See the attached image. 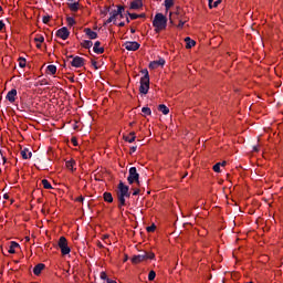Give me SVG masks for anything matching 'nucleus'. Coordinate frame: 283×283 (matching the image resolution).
I'll use <instances>...</instances> for the list:
<instances>
[{
  "instance_id": "obj_34",
  "label": "nucleus",
  "mask_w": 283,
  "mask_h": 283,
  "mask_svg": "<svg viewBox=\"0 0 283 283\" xmlns=\"http://www.w3.org/2000/svg\"><path fill=\"white\" fill-rule=\"evenodd\" d=\"M146 231H147L148 233H154V231H156V224L153 223L150 227H147V228H146Z\"/></svg>"
},
{
  "instance_id": "obj_9",
  "label": "nucleus",
  "mask_w": 283,
  "mask_h": 283,
  "mask_svg": "<svg viewBox=\"0 0 283 283\" xmlns=\"http://www.w3.org/2000/svg\"><path fill=\"white\" fill-rule=\"evenodd\" d=\"M125 49L128 50V52H136V50L140 49V44L136 41L134 42H126L124 44Z\"/></svg>"
},
{
  "instance_id": "obj_46",
  "label": "nucleus",
  "mask_w": 283,
  "mask_h": 283,
  "mask_svg": "<svg viewBox=\"0 0 283 283\" xmlns=\"http://www.w3.org/2000/svg\"><path fill=\"white\" fill-rule=\"evenodd\" d=\"M136 149H138V146L130 147V154H135Z\"/></svg>"
},
{
  "instance_id": "obj_31",
  "label": "nucleus",
  "mask_w": 283,
  "mask_h": 283,
  "mask_svg": "<svg viewBox=\"0 0 283 283\" xmlns=\"http://www.w3.org/2000/svg\"><path fill=\"white\" fill-rule=\"evenodd\" d=\"M220 167H222V163H217L212 169L216 171V174H220Z\"/></svg>"
},
{
  "instance_id": "obj_8",
  "label": "nucleus",
  "mask_w": 283,
  "mask_h": 283,
  "mask_svg": "<svg viewBox=\"0 0 283 283\" xmlns=\"http://www.w3.org/2000/svg\"><path fill=\"white\" fill-rule=\"evenodd\" d=\"M55 36L62 39V41H67L70 39V30H67V27H63L56 31Z\"/></svg>"
},
{
  "instance_id": "obj_33",
  "label": "nucleus",
  "mask_w": 283,
  "mask_h": 283,
  "mask_svg": "<svg viewBox=\"0 0 283 283\" xmlns=\"http://www.w3.org/2000/svg\"><path fill=\"white\" fill-rule=\"evenodd\" d=\"M127 17H129L133 21L138 19V13H130L129 11L126 12Z\"/></svg>"
},
{
  "instance_id": "obj_18",
  "label": "nucleus",
  "mask_w": 283,
  "mask_h": 283,
  "mask_svg": "<svg viewBox=\"0 0 283 283\" xmlns=\"http://www.w3.org/2000/svg\"><path fill=\"white\" fill-rule=\"evenodd\" d=\"M185 42H186L187 50H191V48L196 45V41L191 40V38L189 36L185 39Z\"/></svg>"
},
{
  "instance_id": "obj_6",
  "label": "nucleus",
  "mask_w": 283,
  "mask_h": 283,
  "mask_svg": "<svg viewBox=\"0 0 283 283\" xmlns=\"http://www.w3.org/2000/svg\"><path fill=\"white\" fill-rule=\"evenodd\" d=\"M57 247L62 253V255H70L72 249L67 245V239L65 237H60L57 241Z\"/></svg>"
},
{
  "instance_id": "obj_59",
  "label": "nucleus",
  "mask_w": 283,
  "mask_h": 283,
  "mask_svg": "<svg viewBox=\"0 0 283 283\" xmlns=\"http://www.w3.org/2000/svg\"><path fill=\"white\" fill-rule=\"evenodd\" d=\"M25 240H27V242H30V237H27Z\"/></svg>"
},
{
  "instance_id": "obj_62",
  "label": "nucleus",
  "mask_w": 283,
  "mask_h": 283,
  "mask_svg": "<svg viewBox=\"0 0 283 283\" xmlns=\"http://www.w3.org/2000/svg\"><path fill=\"white\" fill-rule=\"evenodd\" d=\"M77 127H78V126H76V125L73 126L74 129H77Z\"/></svg>"
},
{
  "instance_id": "obj_12",
  "label": "nucleus",
  "mask_w": 283,
  "mask_h": 283,
  "mask_svg": "<svg viewBox=\"0 0 283 283\" xmlns=\"http://www.w3.org/2000/svg\"><path fill=\"white\" fill-rule=\"evenodd\" d=\"M93 52H95V54H103L105 52V49L101 48V41L94 43Z\"/></svg>"
},
{
  "instance_id": "obj_3",
  "label": "nucleus",
  "mask_w": 283,
  "mask_h": 283,
  "mask_svg": "<svg viewBox=\"0 0 283 283\" xmlns=\"http://www.w3.org/2000/svg\"><path fill=\"white\" fill-rule=\"evenodd\" d=\"M144 76L140 78L139 92L140 94H147L149 92V71L147 69L142 70Z\"/></svg>"
},
{
  "instance_id": "obj_20",
  "label": "nucleus",
  "mask_w": 283,
  "mask_h": 283,
  "mask_svg": "<svg viewBox=\"0 0 283 283\" xmlns=\"http://www.w3.org/2000/svg\"><path fill=\"white\" fill-rule=\"evenodd\" d=\"M124 140H126V143H134V140H136V133L132 132L129 136L124 137Z\"/></svg>"
},
{
  "instance_id": "obj_39",
  "label": "nucleus",
  "mask_w": 283,
  "mask_h": 283,
  "mask_svg": "<svg viewBox=\"0 0 283 283\" xmlns=\"http://www.w3.org/2000/svg\"><path fill=\"white\" fill-rule=\"evenodd\" d=\"M109 15H111L114 20H116V17H118V11L113 10V11L109 12Z\"/></svg>"
},
{
  "instance_id": "obj_10",
  "label": "nucleus",
  "mask_w": 283,
  "mask_h": 283,
  "mask_svg": "<svg viewBox=\"0 0 283 283\" xmlns=\"http://www.w3.org/2000/svg\"><path fill=\"white\" fill-rule=\"evenodd\" d=\"M6 98L9 103H14L17 101V88L9 91Z\"/></svg>"
},
{
  "instance_id": "obj_51",
  "label": "nucleus",
  "mask_w": 283,
  "mask_h": 283,
  "mask_svg": "<svg viewBox=\"0 0 283 283\" xmlns=\"http://www.w3.org/2000/svg\"><path fill=\"white\" fill-rule=\"evenodd\" d=\"M145 13H140V14H138V19H145Z\"/></svg>"
},
{
  "instance_id": "obj_48",
  "label": "nucleus",
  "mask_w": 283,
  "mask_h": 283,
  "mask_svg": "<svg viewBox=\"0 0 283 283\" xmlns=\"http://www.w3.org/2000/svg\"><path fill=\"white\" fill-rule=\"evenodd\" d=\"M107 12H109V7H106V9L104 11H102V14H104V17H106Z\"/></svg>"
},
{
  "instance_id": "obj_37",
  "label": "nucleus",
  "mask_w": 283,
  "mask_h": 283,
  "mask_svg": "<svg viewBox=\"0 0 283 283\" xmlns=\"http://www.w3.org/2000/svg\"><path fill=\"white\" fill-rule=\"evenodd\" d=\"M50 19H52L51 15H44V17L42 18V22L45 23V24H48V23H50Z\"/></svg>"
},
{
  "instance_id": "obj_61",
  "label": "nucleus",
  "mask_w": 283,
  "mask_h": 283,
  "mask_svg": "<svg viewBox=\"0 0 283 283\" xmlns=\"http://www.w3.org/2000/svg\"><path fill=\"white\" fill-rule=\"evenodd\" d=\"M253 149H254V151H258V148H256V146H254V148H253Z\"/></svg>"
},
{
  "instance_id": "obj_17",
  "label": "nucleus",
  "mask_w": 283,
  "mask_h": 283,
  "mask_svg": "<svg viewBox=\"0 0 283 283\" xmlns=\"http://www.w3.org/2000/svg\"><path fill=\"white\" fill-rule=\"evenodd\" d=\"M43 269H45V264L43 263H39L33 268V273L34 275H41V271H43Z\"/></svg>"
},
{
  "instance_id": "obj_55",
  "label": "nucleus",
  "mask_w": 283,
  "mask_h": 283,
  "mask_svg": "<svg viewBox=\"0 0 283 283\" xmlns=\"http://www.w3.org/2000/svg\"><path fill=\"white\" fill-rule=\"evenodd\" d=\"M3 164L6 165V163L8 161V159L6 157H2Z\"/></svg>"
},
{
  "instance_id": "obj_36",
  "label": "nucleus",
  "mask_w": 283,
  "mask_h": 283,
  "mask_svg": "<svg viewBox=\"0 0 283 283\" xmlns=\"http://www.w3.org/2000/svg\"><path fill=\"white\" fill-rule=\"evenodd\" d=\"M19 67H25V57H19Z\"/></svg>"
},
{
  "instance_id": "obj_44",
  "label": "nucleus",
  "mask_w": 283,
  "mask_h": 283,
  "mask_svg": "<svg viewBox=\"0 0 283 283\" xmlns=\"http://www.w3.org/2000/svg\"><path fill=\"white\" fill-rule=\"evenodd\" d=\"M138 193H140V189L135 188L133 191V196H138Z\"/></svg>"
},
{
  "instance_id": "obj_64",
  "label": "nucleus",
  "mask_w": 283,
  "mask_h": 283,
  "mask_svg": "<svg viewBox=\"0 0 283 283\" xmlns=\"http://www.w3.org/2000/svg\"><path fill=\"white\" fill-rule=\"evenodd\" d=\"M4 198H8V195H4Z\"/></svg>"
},
{
  "instance_id": "obj_27",
  "label": "nucleus",
  "mask_w": 283,
  "mask_h": 283,
  "mask_svg": "<svg viewBox=\"0 0 283 283\" xmlns=\"http://www.w3.org/2000/svg\"><path fill=\"white\" fill-rule=\"evenodd\" d=\"M42 185H43L44 189H52V184H50V181H48V179H43Z\"/></svg>"
},
{
  "instance_id": "obj_38",
  "label": "nucleus",
  "mask_w": 283,
  "mask_h": 283,
  "mask_svg": "<svg viewBox=\"0 0 283 283\" xmlns=\"http://www.w3.org/2000/svg\"><path fill=\"white\" fill-rule=\"evenodd\" d=\"M117 14H123V12H125V7L123 6H117Z\"/></svg>"
},
{
  "instance_id": "obj_2",
  "label": "nucleus",
  "mask_w": 283,
  "mask_h": 283,
  "mask_svg": "<svg viewBox=\"0 0 283 283\" xmlns=\"http://www.w3.org/2000/svg\"><path fill=\"white\" fill-rule=\"evenodd\" d=\"M155 32L158 34L161 30H167V17L163 13H157L153 20Z\"/></svg>"
},
{
  "instance_id": "obj_41",
  "label": "nucleus",
  "mask_w": 283,
  "mask_h": 283,
  "mask_svg": "<svg viewBox=\"0 0 283 283\" xmlns=\"http://www.w3.org/2000/svg\"><path fill=\"white\" fill-rule=\"evenodd\" d=\"M112 21H116V20H114L113 17H109V18L105 21L104 25H107V24L112 23Z\"/></svg>"
},
{
  "instance_id": "obj_16",
  "label": "nucleus",
  "mask_w": 283,
  "mask_h": 283,
  "mask_svg": "<svg viewBox=\"0 0 283 283\" xmlns=\"http://www.w3.org/2000/svg\"><path fill=\"white\" fill-rule=\"evenodd\" d=\"M20 248L21 245H19V243H17L15 241H11L8 252L11 254H14L17 253L15 249H20Z\"/></svg>"
},
{
  "instance_id": "obj_35",
  "label": "nucleus",
  "mask_w": 283,
  "mask_h": 283,
  "mask_svg": "<svg viewBox=\"0 0 283 283\" xmlns=\"http://www.w3.org/2000/svg\"><path fill=\"white\" fill-rule=\"evenodd\" d=\"M35 43H43V41H45V38H43V35H38L36 38H34Z\"/></svg>"
},
{
  "instance_id": "obj_40",
  "label": "nucleus",
  "mask_w": 283,
  "mask_h": 283,
  "mask_svg": "<svg viewBox=\"0 0 283 283\" xmlns=\"http://www.w3.org/2000/svg\"><path fill=\"white\" fill-rule=\"evenodd\" d=\"M99 277H101V280H106V282H107V280H109V277H107V273H105V272H101Z\"/></svg>"
},
{
  "instance_id": "obj_13",
  "label": "nucleus",
  "mask_w": 283,
  "mask_h": 283,
  "mask_svg": "<svg viewBox=\"0 0 283 283\" xmlns=\"http://www.w3.org/2000/svg\"><path fill=\"white\" fill-rule=\"evenodd\" d=\"M84 32H85L86 36H88V39H91V40L98 39V33L92 31V29H90V28L84 29Z\"/></svg>"
},
{
  "instance_id": "obj_22",
  "label": "nucleus",
  "mask_w": 283,
  "mask_h": 283,
  "mask_svg": "<svg viewBox=\"0 0 283 283\" xmlns=\"http://www.w3.org/2000/svg\"><path fill=\"white\" fill-rule=\"evenodd\" d=\"M103 196H104L105 202H109V203L114 202V197L112 196V192H104Z\"/></svg>"
},
{
  "instance_id": "obj_56",
  "label": "nucleus",
  "mask_w": 283,
  "mask_h": 283,
  "mask_svg": "<svg viewBox=\"0 0 283 283\" xmlns=\"http://www.w3.org/2000/svg\"><path fill=\"white\" fill-rule=\"evenodd\" d=\"M118 17H120V19H125V15L123 13L118 14Z\"/></svg>"
},
{
  "instance_id": "obj_63",
  "label": "nucleus",
  "mask_w": 283,
  "mask_h": 283,
  "mask_svg": "<svg viewBox=\"0 0 283 283\" xmlns=\"http://www.w3.org/2000/svg\"><path fill=\"white\" fill-rule=\"evenodd\" d=\"M126 22L129 23V18H126Z\"/></svg>"
},
{
  "instance_id": "obj_1",
  "label": "nucleus",
  "mask_w": 283,
  "mask_h": 283,
  "mask_svg": "<svg viewBox=\"0 0 283 283\" xmlns=\"http://www.w3.org/2000/svg\"><path fill=\"white\" fill-rule=\"evenodd\" d=\"M132 197V192H129V186L125 185V182L119 181L118 186H117V200H118V209L120 211H125V209H123V207L127 206V201L125 200V198H130Z\"/></svg>"
},
{
  "instance_id": "obj_15",
  "label": "nucleus",
  "mask_w": 283,
  "mask_h": 283,
  "mask_svg": "<svg viewBox=\"0 0 283 283\" xmlns=\"http://www.w3.org/2000/svg\"><path fill=\"white\" fill-rule=\"evenodd\" d=\"M21 156L23 160H30V158H32V151H30V149L28 148H24L23 150H21Z\"/></svg>"
},
{
  "instance_id": "obj_58",
  "label": "nucleus",
  "mask_w": 283,
  "mask_h": 283,
  "mask_svg": "<svg viewBox=\"0 0 283 283\" xmlns=\"http://www.w3.org/2000/svg\"><path fill=\"white\" fill-rule=\"evenodd\" d=\"M224 165H227V161H223V163L221 164V167H224Z\"/></svg>"
},
{
  "instance_id": "obj_29",
  "label": "nucleus",
  "mask_w": 283,
  "mask_h": 283,
  "mask_svg": "<svg viewBox=\"0 0 283 283\" xmlns=\"http://www.w3.org/2000/svg\"><path fill=\"white\" fill-rule=\"evenodd\" d=\"M174 0H165V8L166 10H169V8H172Z\"/></svg>"
},
{
  "instance_id": "obj_54",
  "label": "nucleus",
  "mask_w": 283,
  "mask_h": 283,
  "mask_svg": "<svg viewBox=\"0 0 283 283\" xmlns=\"http://www.w3.org/2000/svg\"><path fill=\"white\" fill-rule=\"evenodd\" d=\"M118 25L119 28H125V22H120Z\"/></svg>"
},
{
  "instance_id": "obj_49",
  "label": "nucleus",
  "mask_w": 283,
  "mask_h": 283,
  "mask_svg": "<svg viewBox=\"0 0 283 283\" xmlns=\"http://www.w3.org/2000/svg\"><path fill=\"white\" fill-rule=\"evenodd\" d=\"M83 200H85V198H83V196H81V197H78V198L76 199L77 202H83Z\"/></svg>"
},
{
  "instance_id": "obj_21",
  "label": "nucleus",
  "mask_w": 283,
  "mask_h": 283,
  "mask_svg": "<svg viewBox=\"0 0 283 283\" xmlns=\"http://www.w3.org/2000/svg\"><path fill=\"white\" fill-rule=\"evenodd\" d=\"M82 48H85V50H90V48H92L94 45V43L92 42V40H84L81 43Z\"/></svg>"
},
{
  "instance_id": "obj_53",
  "label": "nucleus",
  "mask_w": 283,
  "mask_h": 283,
  "mask_svg": "<svg viewBox=\"0 0 283 283\" xmlns=\"http://www.w3.org/2000/svg\"><path fill=\"white\" fill-rule=\"evenodd\" d=\"M130 33H132V34H136V29L130 28Z\"/></svg>"
},
{
  "instance_id": "obj_7",
  "label": "nucleus",
  "mask_w": 283,
  "mask_h": 283,
  "mask_svg": "<svg viewBox=\"0 0 283 283\" xmlns=\"http://www.w3.org/2000/svg\"><path fill=\"white\" fill-rule=\"evenodd\" d=\"M67 59H73L71 61L72 67H83L85 65V59L81 56L69 55Z\"/></svg>"
},
{
  "instance_id": "obj_4",
  "label": "nucleus",
  "mask_w": 283,
  "mask_h": 283,
  "mask_svg": "<svg viewBox=\"0 0 283 283\" xmlns=\"http://www.w3.org/2000/svg\"><path fill=\"white\" fill-rule=\"evenodd\" d=\"M128 185H136L140 187V175L138 174V169L136 167H130L128 170V177H127Z\"/></svg>"
},
{
  "instance_id": "obj_60",
  "label": "nucleus",
  "mask_w": 283,
  "mask_h": 283,
  "mask_svg": "<svg viewBox=\"0 0 283 283\" xmlns=\"http://www.w3.org/2000/svg\"><path fill=\"white\" fill-rule=\"evenodd\" d=\"M0 12H3V7L2 6H0Z\"/></svg>"
},
{
  "instance_id": "obj_11",
  "label": "nucleus",
  "mask_w": 283,
  "mask_h": 283,
  "mask_svg": "<svg viewBox=\"0 0 283 283\" xmlns=\"http://www.w3.org/2000/svg\"><path fill=\"white\" fill-rule=\"evenodd\" d=\"M165 65V59H159L158 61H153L149 63L150 70H156L157 67H160Z\"/></svg>"
},
{
  "instance_id": "obj_26",
  "label": "nucleus",
  "mask_w": 283,
  "mask_h": 283,
  "mask_svg": "<svg viewBox=\"0 0 283 283\" xmlns=\"http://www.w3.org/2000/svg\"><path fill=\"white\" fill-rule=\"evenodd\" d=\"M66 168H69L71 171H74V165H76V161L74 160H69L65 163Z\"/></svg>"
},
{
  "instance_id": "obj_30",
  "label": "nucleus",
  "mask_w": 283,
  "mask_h": 283,
  "mask_svg": "<svg viewBox=\"0 0 283 283\" xmlns=\"http://www.w3.org/2000/svg\"><path fill=\"white\" fill-rule=\"evenodd\" d=\"M143 114H145L146 116H151V108L149 107H143L142 108Z\"/></svg>"
},
{
  "instance_id": "obj_57",
  "label": "nucleus",
  "mask_w": 283,
  "mask_h": 283,
  "mask_svg": "<svg viewBox=\"0 0 283 283\" xmlns=\"http://www.w3.org/2000/svg\"><path fill=\"white\" fill-rule=\"evenodd\" d=\"M36 48L41 49V42H39V43L36 44Z\"/></svg>"
},
{
  "instance_id": "obj_52",
  "label": "nucleus",
  "mask_w": 283,
  "mask_h": 283,
  "mask_svg": "<svg viewBox=\"0 0 283 283\" xmlns=\"http://www.w3.org/2000/svg\"><path fill=\"white\" fill-rule=\"evenodd\" d=\"M97 247H98L99 249H104V248H105V247L103 245V243H101V242L97 243Z\"/></svg>"
},
{
  "instance_id": "obj_32",
  "label": "nucleus",
  "mask_w": 283,
  "mask_h": 283,
  "mask_svg": "<svg viewBox=\"0 0 283 283\" xmlns=\"http://www.w3.org/2000/svg\"><path fill=\"white\" fill-rule=\"evenodd\" d=\"M66 21H67V25H70V27L76 24V20H74V18H72V17H69V18L66 19Z\"/></svg>"
},
{
  "instance_id": "obj_23",
  "label": "nucleus",
  "mask_w": 283,
  "mask_h": 283,
  "mask_svg": "<svg viewBox=\"0 0 283 283\" xmlns=\"http://www.w3.org/2000/svg\"><path fill=\"white\" fill-rule=\"evenodd\" d=\"M78 6H80L78 2H73V3L69 4V8L72 12H78Z\"/></svg>"
},
{
  "instance_id": "obj_42",
  "label": "nucleus",
  "mask_w": 283,
  "mask_h": 283,
  "mask_svg": "<svg viewBox=\"0 0 283 283\" xmlns=\"http://www.w3.org/2000/svg\"><path fill=\"white\" fill-rule=\"evenodd\" d=\"M92 65L94 66V70H98V63L94 60H92Z\"/></svg>"
},
{
  "instance_id": "obj_25",
  "label": "nucleus",
  "mask_w": 283,
  "mask_h": 283,
  "mask_svg": "<svg viewBox=\"0 0 283 283\" xmlns=\"http://www.w3.org/2000/svg\"><path fill=\"white\" fill-rule=\"evenodd\" d=\"M46 71L49 74H56V65H53V64L49 65L46 67Z\"/></svg>"
},
{
  "instance_id": "obj_47",
  "label": "nucleus",
  "mask_w": 283,
  "mask_h": 283,
  "mask_svg": "<svg viewBox=\"0 0 283 283\" xmlns=\"http://www.w3.org/2000/svg\"><path fill=\"white\" fill-rule=\"evenodd\" d=\"M185 23H186V21L180 20L179 24H178V28H185Z\"/></svg>"
},
{
  "instance_id": "obj_45",
  "label": "nucleus",
  "mask_w": 283,
  "mask_h": 283,
  "mask_svg": "<svg viewBox=\"0 0 283 283\" xmlns=\"http://www.w3.org/2000/svg\"><path fill=\"white\" fill-rule=\"evenodd\" d=\"M71 140H72V144L74 145V147L78 146V142H76V138L73 137Z\"/></svg>"
},
{
  "instance_id": "obj_14",
  "label": "nucleus",
  "mask_w": 283,
  "mask_h": 283,
  "mask_svg": "<svg viewBox=\"0 0 283 283\" xmlns=\"http://www.w3.org/2000/svg\"><path fill=\"white\" fill-rule=\"evenodd\" d=\"M143 8V0H134L130 3V10H140Z\"/></svg>"
},
{
  "instance_id": "obj_43",
  "label": "nucleus",
  "mask_w": 283,
  "mask_h": 283,
  "mask_svg": "<svg viewBox=\"0 0 283 283\" xmlns=\"http://www.w3.org/2000/svg\"><path fill=\"white\" fill-rule=\"evenodd\" d=\"M3 28H6V23L2 20H0V32L3 31Z\"/></svg>"
},
{
  "instance_id": "obj_50",
  "label": "nucleus",
  "mask_w": 283,
  "mask_h": 283,
  "mask_svg": "<svg viewBox=\"0 0 283 283\" xmlns=\"http://www.w3.org/2000/svg\"><path fill=\"white\" fill-rule=\"evenodd\" d=\"M106 283H118V282H116V281H114V280H112V279H107V282Z\"/></svg>"
},
{
  "instance_id": "obj_24",
  "label": "nucleus",
  "mask_w": 283,
  "mask_h": 283,
  "mask_svg": "<svg viewBox=\"0 0 283 283\" xmlns=\"http://www.w3.org/2000/svg\"><path fill=\"white\" fill-rule=\"evenodd\" d=\"M220 3H222V0H217L213 2V0H209V8H218V6H220Z\"/></svg>"
},
{
  "instance_id": "obj_5",
  "label": "nucleus",
  "mask_w": 283,
  "mask_h": 283,
  "mask_svg": "<svg viewBox=\"0 0 283 283\" xmlns=\"http://www.w3.org/2000/svg\"><path fill=\"white\" fill-rule=\"evenodd\" d=\"M156 254L154 252H144L143 254H138L132 258L133 264H140V262H145V260H154Z\"/></svg>"
},
{
  "instance_id": "obj_19",
  "label": "nucleus",
  "mask_w": 283,
  "mask_h": 283,
  "mask_svg": "<svg viewBox=\"0 0 283 283\" xmlns=\"http://www.w3.org/2000/svg\"><path fill=\"white\" fill-rule=\"evenodd\" d=\"M159 112H161V114H164V116H167V114H169V107H167V105L165 104H160L158 106Z\"/></svg>"
},
{
  "instance_id": "obj_28",
  "label": "nucleus",
  "mask_w": 283,
  "mask_h": 283,
  "mask_svg": "<svg viewBox=\"0 0 283 283\" xmlns=\"http://www.w3.org/2000/svg\"><path fill=\"white\" fill-rule=\"evenodd\" d=\"M148 280L149 282H154V280H156V272L154 270L149 272Z\"/></svg>"
}]
</instances>
